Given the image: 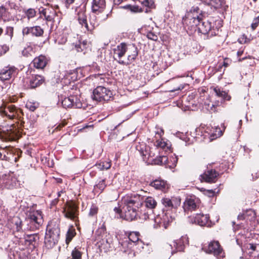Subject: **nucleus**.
<instances>
[{
    "label": "nucleus",
    "instance_id": "obj_1",
    "mask_svg": "<svg viewBox=\"0 0 259 259\" xmlns=\"http://www.w3.org/2000/svg\"><path fill=\"white\" fill-rule=\"evenodd\" d=\"M144 202V198L138 194H127L123 196L119 207L114 208V212L124 220L132 221L139 215V208Z\"/></svg>",
    "mask_w": 259,
    "mask_h": 259
},
{
    "label": "nucleus",
    "instance_id": "obj_2",
    "mask_svg": "<svg viewBox=\"0 0 259 259\" xmlns=\"http://www.w3.org/2000/svg\"><path fill=\"white\" fill-rule=\"evenodd\" d=\"M138 55V48L134 44L121 43L114 50V59L122 65H128L133 63Z\"/></svg>",
    "mask_w": 259,
    "mask_h": 259
},
{
    "label": "nucleus",
    "instance_id": "obj_3",
    "mask_svg": "<svg viewBox=\"0 0 259 259\" xmlns=\"http://www.w3.org/2000/svg\"><path fill=\"white\" fill-rule=\"evenodd\" d=\"M78 21L85 31H91L99 25V22L95 14L90 15L89 19L90 24H89L87 22V16L84 12L78 13Z\"/></svg>",
    "mask_w": 259,
    "mask_h": 259
},
{
    "label": "nucleus",
    "instance_id": "obj_4",
    "mask_svg": "<svg viewBox=\"0 0 259 259\" xmlns=\"http://www.w3.org/2000/svg\"><path fill=\"white\" fill-rule=\"evenodd\" d=\"M0 113L7 116L10 119H20L22 113V110L17 108L15 105L10 104L4 103L0 107Z\"/></svg>",
    "mask_w": 259,
    "mask_h": 259
},
{
    "label": "nucleus",
    "instance_id": "obj_5",
    "mask_svg": "<svg viewBox=\"0 0 259 259\" xmlns=\"http://www.w3.org/2000/svg\"><path fill=\"white\" fill-rule=\"evenodd\" d=\"M59 101L62 103V105L64 108H80L82 107V103L79 98L76 95H70L69 97H66L62 95H59Z\"/></svg>",
    "mask_w": 259,
    "mask_h": 259
},
{
    "label": "nucleus",
    "instance_id": "obj_6",
    "mask_svg": "<svg viewBox=\"0 0 259 259\" xmlns=\"http://www.w3.org/2000/svg\"><path fill=\"white\" fill-rule=\"evenodd\" d=\"M59 232V228H46L45 244L48 248L53 247L57 243Z\"/></svg>",
    "mask_w": 259,
    "mask_h": 259
},
{
    "label": "nucleus",
    "instance_id": "obj_7",
    "mask_svg": "<svg viewBox=\"0 0 259 259\" xmlns=\"http://www.w3.org/2000/svg\"><path fill=\"white\" fill-rule=\"evenodd\" d=\"M112 97L110 90L102 86L97 87L93 92L92 98L97 101H108Z\"/></svg>",
    "mask_w": 259,
    "mask_h": 259
},
{
    "label": "nucleus",
    "instance_id": "obj_8",
    "mask_svg": "<svg viewBox=\"0 0 259 259\" xmlns=\"http://www.w3.org/2000/svg\"><path fill=\"white\" fill-rule=\"evenodd\" d=\"M188 238L187 235L182 236L179 240L173 242L175 249H173L171 244H167L165 248L167 250L170 251L171 254H173L177 251H183L185 245L188 244Z\"/></svg>",
    "mask_w": 259,
    "mask_h": 259
},
{
    "label": "nucleus",
    "instance_id": "obj_9",
    "mask_svg": "<svg viewBox=\"0 0 259 259\" xmlns=\"http://www.w3.org/2000/svg\"><path fill=\"white\" fill-rule=\"evenodd\" d=\"M202 249L206 253L215 256L221 255L223 252V248L218 241H210L207 246H204Z\"/></svg>",
    "mask_w": 259,
    "mask_h": 259
},
{
    "label": "nucleus",
    "instance_id": "obj_10",
    "mask_svg": "<svg viewBox=\"0 0 259 259\" xmlns=\"http://www.w3.org/2000/svg\"><path fill=\"white\" fill-rule=\"evenodd\" d=\"M161 203L167 210L177 209L181 204V199L178 197H163L161 200Z\"/></svg>",
    "mask_w": 259,
    "mask_h": 259
},
{
    "label": "nucleus",
    "instance_id": "obj_11",
    "mask_svg": "<svg viewBox=\"0 0 259 259\" xmlns=\"http://www.w3.org/2000/svg\"><path fill=\"white\" fill-rule=\"evenodd\" d=\"M224 130L225 126L224 125L223 130L218 126L211 128L207 127L206 131L204 135V138H208L210 141H212L220 137L223 135Z\"/></svg>",
    "mask_w": 259,
    "mask_h": 259
},
{
    "label": "nucleus",
    "instance_id": "obj_12",
    "mask_svg": "<svg viewBox=\"0 0 259 259\" xmlns=\"http://www.w3.org/2000/svg\"><path fill=\"white\" fill-rule=\"evenodd\" d=\"M156 131H155V135L153 138V141L154 142V145L157 148H161L164 149L165 148H167V144L166 142L164 141L162 138V136L164 134V131L161 128H157Z\"/></svg>",
    "mask_w": 259,
    "mask_h": 259
},
{
    "label": "nucleus",
    "instance_id": "obj_13",
    "mask_svg": "<svg viewBox=\"0 0 259 259\" xmlns=\"http://www.w3.org/2000/svg\"><path fill=\"white\" fill-rule=\"evenodd\" d=\"M136 150L139 152L141 156L143 157V160H149L150 158L153 157L154 155L150 151L149 147L147 146L145 143H139L136 146Z\"/></svg>",
    "mask_w": 259,
    "mask_h": 259
},
{
    "label": "nucleus",
    "instance_id": "obj_14",
    "mask_svg": "<svg viewBox=\"0 0 259 259\" xmlns=\"http://www.w3.org/2000/svg\"><path fill=\"white\" fill-rule=\"evenodd\" d=\"M18 72L14 66H7L0 71V78L3 80H9L15 77Z\"/></svg>",
    "mask_w": 259,
    "mask_h": 259
},
{
    "label": "nucleus",
    "instance_id": "obj_15",
    "mask_svg": "<svg viewBox=\"0 0 259 259\" xmlns=\"http://www.w3.org/2000/svg\"><path fill=\"white\" fill-rule=\"evenodd\" d=\"M23 36L31 34L32 36L39 37L42 36L44 30L39 26L23 27L22 30Z\"/></svg>",
    "mask_w": 259,
    "mask_h": 259
},
{
    "label": "nucleus",
    "instance_id": "obj_16",
    "mask_svg": "<svg viewBox=\"0 0 259 259\" xmlns=\"http://www.w3.org/2000/svg\"><path fill=\"white\" fill-rule=\"evenodd\" d=\"M201 18L193 13H189L183 18L182 22L184 25L193 27L198 26Z\"/></svg>",
    "mask_w": 259,
    "mask_h": 259
},
{
    "label": "nucleus",
    "instance_id": "obj_17",
    "mask_svg": "<svg viewBox=\"0 0 259 259\" xmlns=\"http://www.w3.org/2000/svg\"><path fill=\"white\" fill-rule=\"evenodd\" d=\"M191 223L196 225H199L200 227H210L209 224H207L209 217L207 215L197 214L195 217L190 218Z\"/></svg>",
    "mask_w": 259,
    "mask_h": 259
},
{
    "label": "nucleus",
    "instance_id": "obj_18",
    "mask_svg": "<svg viewBox=\"0 0 259 259\" xmlns=\"http://www.w3.org/2000/svg\"><path fill=\"white\" fill-rule=\"evenodd\" d=\"M44 77L38 75H32L27 81L26 87L28 89H34L42 83Z\"/></svg>",
    "mask_w": 259,
    "mask_h": 259
},
{
    "label": "nucleus",
    "instance_id": "obj_19",
    "mask_svg": "<svg viewBox=\"0 0 259 259\" xmlns=\"http://www.w3.org/2000/svg\"><path fill=\"white\" fill-rule=\"evenodd\" d=\"M28 219L29 220L31 225L34 227H36L37 225L41 226L43 222L41 212L38 210L30 212L28 216Z\"/></svg>",
    "mask_w": 259,
    "mask_h": 259
},
{
    "label": "nucleus",
    "instance_id": "obj_20",
    "mask_svg": "<svg viewBox=\"0 0 259 259\" xmlns=\"http://www.w3.org/2000/svg\"><path fill=\"white\" fill-rule=\"evenodd\" d=\"M63 212L66 218L75 220L77 215V208L74 203H69L67 204Z\"/></svg>",
    "mask_w": 259,
    "mask_h": 259
},
{
    "label": "nucleus",
    "instance_id": "obj_21",
    "mask_svg": "<svg viewBox=\"0 0 259 259\" xmlns=\"http://www.w3.org/2000/svg\"><path fill=\"white\" fill-rule=\"evenodd\" d=\"M39 13L41 16H44L45 19L48 21H52L56 16V12L54 9L48 7L47 8L40 7L39 9Z\"/></svg>",
    "mask_w": 259,
    "mask_h": 259
},
{
    "label": "nucleus",
    "instance_id": "obj_22",
    "mask_svg": "<svg viewBox=\"0 0 259 259\" xmlns=\"http://www.w3.org/2000/svg\"><path fill=\"white\" fill-rule=\"evenodd\" d=\"M7 138L10 141H15L19 138V134L18 129L12 124L6 130H4Z\"/></svg>",
    "mask_w": 259,
    "mask_h": 259
},
{
    "label": "nucleus",
    "instance_id": "obj_23",
    "mask_svg": "<svg viewBox=\"0 0 259 259\" xmlns=\"http://www.w3.org/2000/svg\"><path fill=\"white\" fill-rule=\"evenodd\" d=\"M218 172L213 169L208 170L205 171L203 174L200 176L201 180L207 183H214L216 181Z\"/></svg>",
    "mask_w": 259,
    "mask_h": 259
},
{
    "label": "nucleus",
    "instance_id": "obj_24",
    "mask_svg": "<svg viewBox=\"0 0 259 259\" xmlns=\"http://www.w3.org/2000/svg\"><path fill=\"white\" fill-rule=\"evenodd\" d=\"M255 217V211L251 209H249L240 213L238 215L237 220L238 221L245 220L246 222L248 221L251 222L254 220Z\"/></svg>",
    "mask_w": 259,
    "mask_h": 259
},
{
    "label": "nucleus",
    "instance_id": "obj_25",
    "mask_svg": "<svg viewBox=\"0 0 259 259\" xmlns=\"http://www.w3.org/2000/svg\"><path fill=\"white\" fill-rule=\"evenodd\" d=\"M106 7L105 0H93L92 11L94 13L98 14L103 11Z\"/></svg>",
    "mask_w": 259,
    "mask_h": 259
},
{
    "label": "nucleus",
    "instance_id": "obj_26",
    "mask_svg": "<svg viewBox=\"0 0 259 259\" xmlns=\"http://www.w3.org/2000/svg\"><path fill=\"white\" fill-rule=\"evenodd\" d=\"M48 60L47 58L42 55L36 57L33 61L34 66L38 69H43L47 65Z\"/></svg>",
    "mask_w": 259,
    "mask_h": 259
},
{
    "label": "nucleus",
    "instance_id": "obj_27",
    "mask_svg": "<svg viewBox=\"0 0 259 259\" xmlns=\"http://www.w3.org/2000/svg\"><path fill=\"white\" fill-rule=\"evenodd\" d=\"M211 24L208 21H203L201 20L198 28L201 33L207 34L211 30Z\"/></svg>",
    "mask_w": 259,
    "mask_h": 259
},
{
    "label": "nucleus",
    "instance_id": "obj_28",
    "mask_svg": "<svg viewBox=\"0 0 259 259\" xmlns=\"http://www.w3.org/2000/svg\"><path fill=\"white\" fill-rule=\"evenodd\" d=\"M18 181L14 177H8L5 183V187L8 189H13L16 188L18 184Z\"/></svg>",
    "mask_w": 259,
    "mask_h": 259
},
{
    "label": "nucleus",
    "instance_id": "obj_29",
    "mask_svg": "<svg viewBox=\"0 0 259 259\" xmlns=\"http://www.w3.org/2000/svg\"><path fill=\"white\" fill-rule=\"evenodd\" d=\"M150 185L156 189L164 191L168 188V184L166 182L161 180H155L151 183Z\"/></svg>",
    "mask_w": 259,
    "mask_h": 259
},
{
    "label": "nucleus",
    "instance_id": "obj_30",
    "mask_svg": "<svg viewBox=\"0 0 259 259\" xmlns=\"http://www.w3.org/2000/svg\"><path fill=\"white\" fill-rule=\"evenodd\" d=\"M213 91L215 93V95L217 97L221 98L223 101H229L231 99V97L229 96L226 92L221 90L218 87L214 88Z\"/></svg>",
    "mask_w": 259,
    "mask_h": 259
},
{
    "label": "nucleus",
    "instance_id": "obj_31",
    "mask_svg": "<svg viewBox=\"0 0 259 259\" xmlns=\"http://www.w3.org/2000/svg\"><path fill=\"white\" fill-rule=\"evenodd\" d=\"M35 52L34 48L29 43L22 51L23 56L28 57L32 56Z\"/></svg>",
    "mask_w": 259,
    "mask_h": 259
},
{
    "label": "nucleus",
    "instance_id": "obj_32",
    "mask_svg": "<svg viewBox=\"0 0 259 259\" xmlns=\"http://www.w3.org/2000/svg\"><path fill=\"white\" fill-rule=\"evenodd\" d=\"M145 206L149 208L153 209L155 207L157 202L152 197H148L145 200H144Z\"/></svg>",
    "mask_w": 259,
    "mask_h": 259
},
{
    "label": "nucleus",
    "instance_id": "obj_33",
    "mask_svg": "<svg viewBox=\"0 0 259 259\" xmlns=\"http://www.w3.org/2000/svg\"><path fill=\"white\" fill-rule=\"evenodd\" d=\"M197 205L193 199H189L186 201L184 205V209L195 210Z\"/></svg>",
    "mask_w": 259,
    "mask_h": 259
},
{
    "label": "nucleus",
    "instance_id": "obj_34",
    "mask_svg": "<svg viewBox=\"0 0 259 259\" xmlns=\"http://www.w3.org/2000/svg\"><path fill=\"white\" fill-rule=\"evenodd\" d=\"M76 234L75 230L74 228H69L66 234V242L68 244L75 236Z\"/></svg>",
    "mask_w": 259,
    "mask_h": 259
},
{
    "label": "nucleus",
    "instance_id": "obj_35",
    "mask_svg": "<svg viewBox=\"0 0 259 259\" xmlns=\"http://www.w3.org/2000/svg\"><path fill=\"white\" fill-rule=\"evenodd\" d=\"M139 233L138 232H131L128 235V240L130 242L132 243L133 245L134 243L136 242L139 240Z\"/></svg>",
    "mask_w": 259,
    "mask_h": 259
},
{
    "label": "nucleus",
    "instance_id": "obj_36",
    "mask_svg": "<svg viewBox=\"0 0 259 259\" xmlns=\"http://www.w3.org/2000/svg\"><path fill=\"white\" fill-rule=\"evenodd\" d=\"M107 185L105 183V180L103 179L99 181L98 184L96 185L94 187L95 191H96L97 189L99 190V192L101 193L104 189L106 188Z\"/></svg>",
    "mask_w": 259,
    "mask_h": 259
},
{
    "label": "nucleus",
    "instance_id": "obj_37",
    "mask_svg": "<svg viewBox=\"0 0 259 259\" xmlns=\"http://www.w3.org/2000/svg\"><path fill=\"white\" fill-rule=\"evenodd\" d=\"M168 161V158L165 156H160L157 157L154 161V163L156 164H166Z\"/></svg>",
    "mask_w": 259,
    "mask_h": 259
},
{
    "label": "nucleus",
    "instance_id": "obj_38",
    "mask_svg": "<svg viewBox=\"0 0 259 259\" xmlns=\"http://www.w3.org/2000/svg\"><path fill=\"white\" fill-rule=\"evenodd\" d=\"M71 256L72 259H82V252L75 247L71 252Z\"/></svg>",
    "mask_w": 259,
    "mask_h": 259
},
{
    "label": "nucleus",
    "instance_id": "obj_39",
    "mask_svg": "<svg viewBox=\"0 0 259 259\" xmlns=\"http://www.w3.org/2000/svg\"><path fill=\"white\" fill-rule=\"evenodd\" d=\"M38 107V103L37 102L28 101L26 104V107L31 111H34Z\"/></svg>",
    "mask_w": 259,
    "mask_h": 259
},
{
    "label": "nucleus",
    "instance_id": "obj_40",
    "mask_svg": "<svg viewBox=\"0 0 259 259\" xmlns=\"http://www.w3.org/2000/svg\"><path fill=\"white\" fill-rule=\"evenodd\" d=\"M175 219L174 217L171 216L168 217L167 214L165 215V217L164 218V225L165 227L166 226L172 225V223L175 221Z\"/></svg>",
    "mask_w": 259,
    "mask_h": 259
},
{
    "label": "nucleus",
    "instance_id": "obj_41",
    "mask_svg": "<svg viewBox=\"0 0 259 259\" xmlns=\"http://www.w3.org/2000/svg\"><path fill=\"white\" fill-rule=\"evenodd\" d=\"M25 15H26L28 19L33 18L36 15V11L34 9H28L25 12Z\"/></svg>",
    "mask_w": 259,
    "mask_h": 259
},
{
    "label": "nucleus",
    "instance_id": "obj_42",
    "mask_svg": "<svg viewBox=\"0 0 259 259\" xmlns=\"http://www.w3.org/2000/svg\"><path fill=\"white\" fill-rule=\"evenodd\" d=\"M98 212V207L94 204H93L90 209L89 215L90 217L96 215Z\"/></svg>",
    "mask_w": 259,
    "mask_h": 259
},
{
    "label": "nucleus",
    "instance_id": "obj_43",
    "mask_svg": "<svg viewBox=\"0 0 259 259\" xmlns=\"http://www.w3.org/2000/svg\"><path fill=\"white\" fill-rule=\"evenodd\" d=\"M143 6L147 7L148 9H152L154 8V3L153 0H144L142 2Z\"/></svg>",
    "mask_w": 259,
    "mask_h": 259
},
{
    "label": "nucleus",
    "instance_id": "obj_44",
    "mask_svg": "<svg viewBox=\"0 0 259 259\" xmlns=\"http://www.w3.org/2000/svg\"><path fill=\"white\" fill-rule=\"evenodd\" d=\"M121 245L123 248L124 249V251L126 252L128 249H131L132 247V243L128 241V240H125L122 242Z\"/></svg>",
    "mask_w": 259,
    "mask_h": 259
},
{
    "label": "nucleus",
    "instance_id": "obj_45",
    "mask_svg": "<svg viewBox=\"0 0 259 259\" xmlns=\"http://www.w3.org/2000/svg\"><path fill=\"white\" fill-rule=\"evenodd\" d=\"M87 45V41H83L82 42H80L78 44H76L75 48L77 52H82L83 51V49L81 48V47L82 46L83 48H86Z\"/></svg>",
    "mask_w": 259,
    "mask_h": 259
},
{
    "label": "nucleus",
    "instance_id": "obj_46",
    "mask_svg": "<svg viewBox=\"0 0 259 259\" xmlns=\"http://www.w3.org/2000/svg\"><path fill=\"white\" fill-rule=\"evenodd\" d=\"M14 28L12 26H8L6 28V34L10 36V39H12L13 36Z\"/></svg>",
    "mask_w": 259,
    "mask_h": 259
},
{
    "label": "nucleus",
    "instance_id": "obj_47",
    "mask_svg": "<svg viewBox=\"0 0 259 259\" xmlns=\"http://www.w3.org/2000/svg\"><path fill=\"white\" fill-rule=\"evenodd\" d=\"M147 37L152 40L156 41L158 39L157 35L154 32L149 31L147 34Z\"/></svg>",
    "mask_w": 259,
    "mask_h": 259
},
{
    "label": "nucleus",
    "instance_id": "obj_48",
    "mask_svg": "<svg viewBox=\"0 0 259 259\" xmlns=\"http://www.w3.org/2000/svg\"><path fill=\"white\" fill-rule=\"evenodd\" d=\"M259 24V15L256 17L253 20L252 23L251 25V28L254 30L258 26Z\"/></svg>",
    "mask_w": 259,
    "mask_h": 259
},
{
    "label": "nucleus",
    "instance_id": "obj_49",
    "mask_svg": "<svg viewBox=\"0 0 259 259\" xmlns=\"http://www.w3.org/2000/svg\"><path fill=\"white\" fill-rule=\"evenodd\" d=\"M7 9L4 6H0V20L7 14Z\"/></svg>",
    "mask_w": 259,
    "mask_h": 259
},
{
    "label": "nucleus",
    "instance_id": "obj_50",
    "mask_svg": "<svg viewBox=\"0 0 259 259\" xmlns=\"http://www.w3.org/2000/svg\"><path fill=\"white\" fill-rule=\"evenodd\" d=\"M176 135L177 137L179 138L181 140L187 141V137L185 134L183 133H181L180 132H178L176 133Z\"/></svg>",
    "mask_w": 259,
    "mask_h": 259
},
{
    "label": "nucleus",
    "instance_id": "obj_51",
    "mask_svg": "<svg viewBox=\"0 0 259 259\" xmlns=\"http://www.w3.org/2000/svg\"><path fill=\"white\" fill-rule=\"evenodd\" d=\"M249 249H251L252 251H255L257 247L259 248L258 244H249L248 247Z\"/></svg>",
    "mask_w": 259,
    "mask_h": 259
},
{
    "label": "nucleus",
    "instance_id": "obj_52",
    "mask_svg": "<svg viewBox=\"0 0 259 259\" xmlns=\"http://www.w3.org/2000/svg\"><path fill=\"white\" fill-rule=\"evenodd\" d=\"M1 49L3 51V54H5L9 50V47L7 45H3L1 47Z\"/></svg>",
    "mask_w": 259,
    "mask_h": 259
},
{
    "label": "nucleus",
    "instance_id": "obj_53",
    "mask_svg": "<svg viewBox=\"0 0 259 259\" xmlns=\"http://www.w3.org/2000/svg\"><path fill=\"white\" fill-rule=\"evenodd\" d=\"M0 159L2 160H7V157L5 154H3L2 153L0 152Z\"/></svg>",
    "mask_w": 259,
    "mask_h": 259
},
{
    "label": "nucleus",
    "instance_id": "obj_54",
    "mask_svg": "<svg viewBox=\"0 0 259 259\" xmlns=\"http://www.w3.org/2000/svg\"><path fill=\"white\" fill-rule=\"evenodd\" d=\"M104 168H105L106 169L109 168L111 166V164H110V162H106V165L104 164L103 165Z\"/></svg>",
    "mask_w": 259,
    "mask_h": 259
},
{
    "label": "nucleus",
    "instance_id": "obj_55",
    "mask_svg": "<svg viewBox=\"0 0 259 259\" xmlns=\"http://www.w3.org/2000/svg\"><path fill=\"white\" fill-rule=\"evenodd\" d=\"M214 107V105L212 104L210 106L209 104L208 105V107L207 108V109L208 110H213V108Z\"/></svg>",
    "mask_w": 259,
    "mask_h": 259
},
{
    "label": "nucleus",
    "instance_id": "obj_56",
    "mask_svg": "<svg viewBox=\"0 0 259 259\" xmlns=\"http://www.w3.org/2000/svg\"><path fill=\"white\" fill-rule=\"evenodd\" d=\"M243 53V50H239L237 53L238 57H240L242 55Z\"/></svg>",
    "mask_w": 259,
    "mask_h": 259
},
{
    "label": "nucleus",
    "instance_id": "obj_57",
    "mask_svg": "<svg viewBox=\"0 0 259 259\" xmlns=\"http://www.w3.org/2000/svg\"><path fill=\"white\" fill-rule=\"evenodd\" d=\"M172 160H173V161H174V163L173 166H172V167H174V166H176V163H177V158H176V157H174V158H172Z\"/></svg>",
    "mask_w": 259,
    "mask_h": 259
},
{
    "label": "nucleus",
    "instance_id": "obj_58",
    "mask_svg": "<svg viewBox=\"0 0 259 259\" xmlns=\"http://www.w3.org/2000/svg\"><path fill=\"white\" fill-rule=\"evenodd\" d=\"M183 88H184L183 86L180 85L178 88L172 91L181 90L183 89Z\"/></svg>",
    "mask_w": 259,
    "mask_h": 259
},
{
    "label": "nucleus",
    "instance_id": "obj_59",
    "mask_svg": "<svg viewBox=\"0 0 259 259\" xmlns=\"http://www.w3.org/2000/svg\"><path fill=\"white\" fill-rule=\"evenodd\" d=\"M208 192L210 196H213L214 194V192L212 190H208Z\"/></svg>",
    "mask_w": 259,
    "mask_h": 259
},
{
    "label": "nucleus",
    "instance_id": "obj_60",
    "mask_svg": "<svg viewBox=\"0 0 259 259\" xmlns=\"http://www.w3.org/2000/svg\"><path fill=\"white\" fill-rule=\"evenodd\" d=\"M74 0H66V2L68 4H71L74 2Z\"/></svg>",
    "mask_w": 259,
    "mask_h": 259
},
{
    "label": "nucleus",
    "instance_id": "obj_61",
    "mask_svg": "<svg viewBox=\"0 0 259 259\" xmlns=\"http://www.w3.org/2000/svg\"><path fill=\"white\" fill-rule=\"evenodd\" d=\"M3 32V29L2 27H0V36L2 35Z\"/></svg>",
    "mask_w": 259,
    "mask_h": 259
},
{
    "label": "nucleus",
    "instance_id": "obj_62",
    "mask_svg": "<svg viewBox=\"0 0 259 259\" xmlns=\"http://www.w3.org/2000/svg\"><path fill=\"white\" fill-rule=\"evenodd\" d=\"M242 120H241V119H240V120H239V126H240V127H241V125H242Z\"/></svg>",
    "mask_w": 259,
    "mask_h": 259
},
{
    "label": "nucleus",
    "instance_id": "obj_63",
    "mask_svg": "<svg viewBox=\"0 0 259 259\" xmlns=\"http://www.w3.org/2000/svg\"><path fill=\"white\" fill-rule=\"evenodd\" d=\"M246 58V57H244L242 58V59L239 58V59H238V61H241L242 60H244V59H245Z\"/></svg>",
    "mask_w": 259,
    "mask_h": 259
},
{
    "label": "nucleus",
    "instance_id": "obj_64",
    "mask_svg": "<svg viewBox=\"0 0 259 259\" xmlns=\"http://www.w3.org/2000/svg\"><path fill=\"white\" fill-rule=\"evenodd\" d=\"M135 9H136V10H135L134 11L135 12H138L139 11V8L138 7H136L135 8Z\"/></svg>",
    "mask_w": 259,
    "mask_h": 259
}]
</instances>
